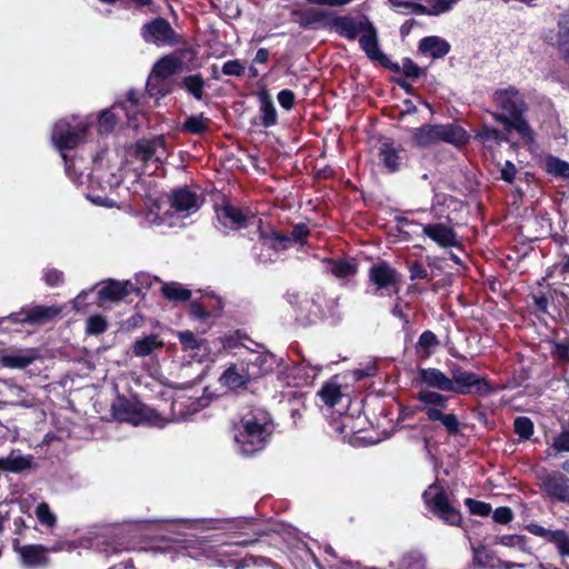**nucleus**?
<instances>
[{
  "label": "nucleus",
  "instance_id": "1",
  "mask_svg": "<svg viewBox=\"0 0 569 569\" xmlns=\"http://www.w3.org/2000/svg\"><path fill=\"white\" fill-rule=\"evenodd\" d=\"M495 104L502 110L496 119L503 126L507 132L516 131L525 142H533L535 132L523 118L527 104L515 87L499 89L493 94Z\"/></svg>",
  "mask_w": 569,
  "mask_h": 569
},
{
  "label": "nucleus",
  "instance_id": "2",
  "mask_svg": "<svg viewBox=\"0 0 569 569\" xmlns=\"http://www.w3.org/2000/svg\"><path fill=\"white\" fill-rule=\"evenodd\" d=\"M126 119L129 128L138 129L147 116L137 92L130 90L123 101L116 102L110 109L101 111L97 120V130L100 139H106Z\"/></svg>",
  "mask_w": 569,
  "mask_h": 569
},
{
  "label": "nucleus",
  "instance_id": "3",
  "mask_svg": "<svg viewBox=\"0 0 569 569\" xmlns=\"http://www.w3.org/2000/svg\"><path fill=\"white\" fill-rule=\"evenodd\" d=\"M269 415L261 409L247 412L236 427L234 441L241 455L250 456L263 449L269 431Z\"/></svg>",
  "mask_w": 569,
  "mask_h": 569
},
{
  "label": "nucleus",
  "instance_id": "4",
  "mask_svg": "<svg viewBox=\"0 0 569 569\" xmlns=\"http://www.w3.org/2000/svg\"><path fill=\"white\" fill-rule=\"evenodd\" d=\"M167 144H121L117 150L124 160L123 164L137 172L152 174L159 168Z\"/></svg>",
  "mask_w": 569,
  "mask_h": 569
},
{
  "label": "nucleus",
  "instance_id": "5",
  "mask_svg": "<svg viewBox=\"0 0 569 569\" xmlns=\"http://www.w3.org/2000/svg\"><path fill=\"white\" fill-rule=\"evenodd\" d=\"M112 416L120 422L133 426L148 425L162 428L167 425L163 415L137 400L118 397L111 406Z\"/></svg>",
  "mask_w": 569,
  "mask_h": 569
},
{
  "label": "nucleus",
  "instance_id": "6",
  "mask_svg": "<svg viewBox=\"0 0 569 569\" xmlns=\"http://www.w3.org/2000/svg\"><path fill=\"white\" fill-rule=\"evenodd\" d=\"M171 398V413L163 416L167 423L183 420L208 405V399L199 397L191 388H176Z\"/></svg>",
  "mask_w": 569,
  "mask_h": 569
},
{
  "label": "nucleus",
  "instance_id": "7",
  "mask_svg": "<svg viewBox=\"0 0 569 569\" xmlns=\"http://www.w3.org/2000/svg\"><path fill=\"white\" fill-rule=\"evenodd\" d=\"M181 66L178 57L169 54L162 57L153 67L148 78L146 90L149 97H164L169 92L168 79Z\"/></svg>",
  "mask_w": 569,
  "mask_h": 569
},
{
  "label": "nucleus",
  "instance_id": "8",
  "mask_svg": "<svg viewBox=\"0 0 569 569\" xmlns=\"http://www.w3.org/2000/svg\"><path fill=\"white\" fill-rule=\"evenodd\" d=\"M184 555L199 560L203 559L214 566L233 567V569H242L244 567L240 561L232 558L236 553L231 545L216 547L201 543L200 548H187Z\"/></svg>",
  "mask_w": 569,
  "mask_h": 569
},
{
  "label": "nucleus",
  "instance_id": "9",
  "mask_svg": "<svg viewBox=\"0 0 569 569\" xmlns=\"http://www.w3.org/2000/svg\"><path fill=\"white\" fill-rule=\"evenodd\" d=\"M92 124L91 117L72 116L60 119L52 128L51 142H78L87 138V132Z\"/></svg>",
  "mask_w": 569,
  "mask_h": 569
},
{
  "label": "nucleus",
  "instance_id": "10",
  "mask_svg": "<svg viewBox=\"0 0 569 569\" xmlns=\"http://www.w3.org/2000/svg\"><path fill=\"white\" fill-rule=\"evenodd\" d=\"M250 363L258 369L241 373L236 367H230L220 377L221 383L228 388L237 389L244 386L252 378L267 375L272 368V357L254 353Z\"/></svg>",
  "mask_w": 569,
  "mask_h": 569
},
{
  "label": "nucleus",
  "instance_id": "11",
  "mask_svg": "<svg viewBox=\"0 0 569 569\" xmlns=\"http://www.w3.org/2000/svg\"><path fill=\"white\" fill-rule=\"evenodd\" d=\"M427 508L449 525L457 526L461 520L459 511L451 506L446 492L436 483L422 495Z\"/></svg>",
  "mask_w": 569,
  "mask_h": 569
},
{
  "label": "nucleus",
  "instance_id": "12",
  "mask_svg": "<svg viewBox=\"0 0 569 569\" xmlns=\"http://www.w3.org/2000/svg\"><path fill=\"white\" fill-rule=\"evenodd\" d=\"M259 230L262 248L276 252L287 250L292 243H303L309 234V230L303 223L295 226L290 236L277 233L272 229H263L261 226H259Z\"/></svg>",
  "mask_w": 569,
  "mask_h": 569
},
{
  "label": "nucleus",
  "instance_id": "13",
  "mask_svg": "<svg viewBox=\"0 0 569 569\" xmlns=\"http://www.w3.org/2000/svg\"><path fill=\"white\" fill-rule=\"evenodd\" d=\"M417 142H467V132L457 124L423 126L415 136Z\"/></svg>",
  "mask_w": 569,
  "mask_h": 569
},
{
  "label": "nucleus",
  "instance_id": "14",
  "mask_svg": "<svg viewBox=\"0 0 569 569\" xmlns=\"http://www.w3.org/2000/svg\"><path fill=\"white\" fill-rule=\"evenodd\" d=\"M451 383L453 385L451 392L458 395L477 393L487 396L492 392V388L486 378L460 368L451 370Z\"/></svg>",
  "mask_w": 569,
  "mask_h": 569
},
{
  "label": "nucleus",
  "instance_id": "15",
  "mask_svg": "<svg viewBox=\"0 0 569 569\" xmlns=\"http://www.w3.org/2000/svg\"><path fill=\"white\" fill-rule=\"evenodd\" d=\"M369 279L376 286V293L379 296H391L399 291V273L387 262L371 266Z\"/></svg>",
  "mask_w": 569,
  "mask_h": 569
},
{
  "label": "nucleus",
  "instance_id": "16",
  "mask_svg": "<svg viewBox=\"0 0 569 569\" xmlns=\"http://www.w3.org/2000/svg\"><path fill=\"white\" fill-rule=\"evenodd\" d=\"M319 366L302 360L300 363L284 366L279 372V379L293 387L310 386L320 372Z\"/></svg>",
  "mask_w": 569,
  "mask_h": 569
},
{
  "label": "nucleus",
  "instance_id": "17",
  "mask_svg": "<svg viewBox=\"0 0 569 569\" xmlns=\"http://www.w3.org/2000/svg\"><path fill=\"white\" fill-rule=\"evenodd\" d=\"M177 337L191 360L199 363L213 360L212 349L207 340L196 337L190 330L178 331Z\"/></svg>",
  "mask_w": 569,
  "mask_h": 569
},
{
  "label": "nucleus",
  "instance_id": "18",
  "mask_svg": "<svg viewBox=\"0 0 569 569\" xmlns=\"http://www.w3.org/2000/svg\"><path fill=\"white\" fill-rule=\"evenodd\" d=\"M463 209V203L447 193H435L430 212L436 221L456 223V214Z\"/></svg>",
  "mask_w": 569,
  "mask_h": 569
},
{
  "label": "nucleus",
  "instance_id": "19",
  "mask_svg": "<svg viewBox=\"0 0 569 569\" xmlns=\"http://www.w3.org/2000/svg\"><path fill=\"white\" fill-rule=\"evenodd\" d=\"M455 224L433 221L421 224L423 236L428 237L440 248H453L459 246L458 236L453 229Z\"/></svg>",
  "mask_w": 569,
  "mask_h": 569
},
{
  "label": "nucleus",
  "instance_id": "20",
  "mask_svg": "<svg viewBox=\"0 0 569 569\" xmlns=\"http://www.w3.org/2000/svg\"><path fill=\"white\" fill-rule=\"evenodd\" d=\"M220 224L228 229H241L256 221V216L249 210H242L230 203H224L216 210Z\"/></svg>",
  "mask_w": 569,
  "mask_h": 569
},
{
  "label": "nucleus",
  "instance_id": "21",
  "mask_svg": "<svg viewBox=\"0 0 569 569\" xmlns=\"http://www.w3.org/2000/svg\"><path fill=\"white\" fill-rule=\"evenodd\" d=\"M60 311V308L53 306H34L30 309H22L19 312L11 313L9 317L0 318V323L6 320L12 322L42 323L58 316Z\"/></svg>",
  "mask_w": 569,
  "mask_h": 569
},
{
  "label": "nucleus",
  "instance_id": "22",
  "mask_svg": "<svg viewBox=\"0 0 569 569\" xmlns=\"http://www.w3.org/2000/svg\"><path fill=\"white\" fill-rule=\"evenodd\" d=\"M201 204V198L187 188H180L172 192L171 207L181 217H188L197 212Z\"/></svg>",
  "mask_w": 569,
  "mask_h": 569
},
{
  "label": "nucleus",
  "instance_id": "23",
  "mask_svg": "<svg viewBox=\"0 0 569 569\" xmlns=\"http://www.w3.org/2000/svg\"><path fill=\"white\" fill-rule=\"evenodd\" d=\"M142 37L147 42L163 46L173 41L174 31L167 20L157 18L143 26Z\"/></svg>",
  "mask_w": 569,
  "mask_h": 569
},
{
  "label": "nucleus",
  "instance_id": "24",
  "mask_svg": "<svg viewBox=\"0 0 569 569\" xmlns=\"http://www.w3.org/2000/svg\"><path fill=\"white\" fill-rule=\"evenodd\" d=\"M141 288L136 287L131 281L108 280L103 282L98 291L101 301H119L132 292L140 293Z\"/></svg>",
  "mask_w": 569,
  "mask_h": 569
},
{
  "label": "nucleus",
  "instance_id": "25",
  "mask_svg": "<svg viewBox=\"0 0 569 569\" xmlns=\"http://www.w3.org/2000/svg\"><path fill=\"white\" fill-rule=\"evenodd\" d=\"M542 490L552 499L569 503V479L560 473L553 472L542 479Z\"/></svg>",
  "mask_w": 569,
  "mask_h": 569
},
{
  "label": "nucleus",
  "instance_id": "26",
  "mask_svg": "<svg viewBox=\"0 0 569 569\" xmlns=\"http://www.w3.org/2000/svg\"><path fill=\"white\" fill-rule=\"evenodd\" d=\"M16 551L20 555L21 561L26 567H43L48 563V549L41 545L16 547Z\"/></svg>",
  "mask_w": 569,
  "mask_h": 569
},
{
  "label": "nucleus",
  "instance_id": "27",
  "mask_svg": "<svg viewBox=\"0 0 569 569\" xmlns=\"http://www.w3.org/2000/svg\"><path fill=\"white\" fill-rule=\"evenodd\" d=\"M377 154L390 172L398 170L406 158L401 144H380Z\"/></svg>",
  "mask_w": 569,
  "mask_h": 569
},
{
  "label": "nucleus",
  "instance_id": "28",
  "mask_svg": "<svg viewBox=\"0 0 569 569\" xmlns=\"http://www.w3.org/2000/svg\"><path fill=\"white\" fill-rule=\"evenodd\" d=\"M33 457L22 455L18 450H12L7 457L0 458V470L18 473L32 468Z\"/></svg>",
  "mask_w": 569,
  "mask_h": 569
},
{
  "label": "nucleus",
  "instance_id": "29",
  "mask_svg": "<svg viewBox=\"0 0 569 569\" xmlns=\"http://www.w3.org/2000/svg\"><path fill=\"white\" fill-rule=\"evenodd\" d=\"M369 23V21L355 20L349 17H339L333 21V29L341 37L355 40L358 36H361Z\"/></svg>",
  "mask_w": 569,
  "mask_h": 569
},
{
  "label": "nucleus",
  "instance_id": "30",
  "mask_svg": "<svg viewBox=\"0 0 569 569\" xmlns=\"http://www.w3.org/2000/svg\"><path fill=\"white\" fill-rule=\"evenodd\" d=\"M420 380L428 387L438 389L445 392H451L453 385L451 377L446 376L442 371L436 368L421 369L419 371Z\"/></svg>",
  "mask_w": 569,
  "mask_h": 569
},
{
  "label": "nucleus",
  "instance_id": "31",
  "mask_svg": "<svg viewBox=\"0 0 569 569\" xmlns=\"http://www.w3.org/2000/svg\"><path fill=\"white\" fill-rule=\"evenodd\" d=\"M443 408L426 407L423 409L430 421H439L450 435H457L460 431V422L456 415L443 413Z\"/></svg>",
  "mask_w": 569,
  "mask_h": 569
},
{
  "label": "nucleus",
  "instance_id": "32",
  "mask_svg": "<svg viewBox=\"0 0 569 569\" xmlns=\"http://www.w3.org/2000/svg\"><path fill=\"white\" fill-rule=\"evenodd\" d=\"M361 49L371 60H380L383 56L379 49L377 30L370 22L359 38Z\"/></svg>",
  "mask_w": 569,
  "mask_h": 569
},
{
  "label": "nucleus",
  "instance_id": "33",
  "mask_svg": "<svg viewBox=\"0 0 569 569\" xmlns=\"http://www.w3.org/2000/svg\"><path fill=\"white\" fill-rule=\"evenodd\" d=\"M419 50L423 53L430 54L435 59H439L449 52L450 44L446 40L436 36L426 37L420 40Z\"/></svg>",
  "mask_w": 569,
  "mask_h": 569
},
{
  "label": "nucleus",
  "instance_id": "34",
  "mask_svg": "<svg viewBox=\"0 0 569 569\" xmlns=\"http://www.w3.org/2000/svg\"><path fill=\"white\" fill-rule=\"evenodd\" d=\"M36 360V353L32 350L18 351L0 357V365L10 369H23Z\"/></svg>",
  "mask_w": 569,
  "mask_h": 569
},
{
  "label": "nucleus",
  "instance_id": "35",
  "mask_svg": "<svg viewBox=\"0 0 569 569\" xmlns=\"http://www.w3.org/2000/svg\"><path fill=\"white\" fill-rule=\"evenodd\" d=\"M558 48L563 59L569 62V10L558 19Z\"/></svg>",
  "mask_w": 569,
  "mask_h": 569
},
{
  "label": "nucleus",
  "instance_id": "36",
  "mask_svg": "<svg viewBox=\"0 0 569 569\" xmlns=\"http://www.w3.org/2000/svg\"><path fill=\"white\" fill-rule=\"evenodd\" d=\"M426 559L419 551L405 553L397 562H390L389 569H425Z\"/></svg>",
  "mask_w": 569,
  "mask_h": 569
},
{
  "label": "nucleus",
  "instance_id": "37",
  "mask_svg": "<svg viewBox=\"0 0 569 569\" xmlns=\"http://www.w3.org/2000/svg\"><path fill=\"white\" fill-rule=\"evenodd\" d=\"M163 342L156 335L147 336L137 340L133 345V353L137 357H146L151 355L154 350L161 349Z\"/></svg>",
  "mask_w": 569,
  "mask_h": 569
},
{
  "label": "nucleus",
  "instance_id": "38",
  "mask_svg": "<svg viewBox=\"0 0 569 569\" xmlns=\"http://www.w3.org/2000/svg\"><path fill=\"white\" fill-rule=\"evenodd\" d=\"M496 543L517 549L525 553H531L529 540L522 535H503L496 538Z\"/></svg>",
  "mask_w": 569,
  "mask_h": 569
},
{
  "label": "nucleus",
  "instance_id": "39",
  "mask_svg": "<svg viewBox=\"0 0 569 569\" xmlns=\"http://www.w3.org/2000/svg\"><path fill=\"white\" fill-rule=\"evenodd\" d=\"M459 0H430L428 6L419 4L418 14L439 16L452 9Z\"/></svg>",
  "mask_w": 569,
  "mask_h": 569
},
{
  "label": "nucleus",
  "instance_id": "40",
  "mask_svg": "<svg viewBox=\"0 0 569 569\" xmlns=\"http://www.w3.org/2000/svg\"><path fill=\"white\" fill-rule=\"evenodd\" d=\"M318 396L328 407H333L342 397L341 388L336 381L326 382L318 391Z\"/></svg>",
  "mask_w": 569,
  "mask_h": 569
},
{
  "label": "nucleus",
  "instance_id": "41",
  "mask_svg": "<svg viewBox=\"0 0 569 569\" xmlns=\"http://www.w3.org/2000/svg\"><path fill=\"white\" fill-rule=\"evenodd\" d=\"M545 169L553 177L569 179V163L557 157L548 156L545 159Z\"/></svg>",
  "mask_w": 569,
  "mask_h": 569
},
{
  "label": "nucleus",
  "instance_id": "42",
  "mask_svg": "<svg viewBox=\"0 0 569 569\" xmlns=\"http://www.w3.org/2000/svg\"><path fill=\"white\" fill-rule=\"evenodd\" d=\"M161 291L171 301H186L191 296L190 290L176 282L162 284Z\"/></svg>",
  "mask_w": 569,
  "mask_h": 569
},
{
  "label": "nucleus",
  "instance_id": "43",
  "mask_svg": "<svg viewBox=\"0 0 569 569\" xmlns=\"http://www.w3.org/2000/svg\"><path fill=\"white\" fill-rule=\"evenodd\" d=\"M182 86L197 100H202L204 80L200 74L187 76L182 79Z\"/></svg>",
  "mask_w": 569,
  "mask_h": 569
},
{
  "label": "nucleus",
  "instance_id": "44",
  "mask_svg": "<svg viewBox=\"0 0 569 569\" xmlns=\"http://www.w3.org/2000/svg\"><path fill=\"white\" fill-rule=\"evenodd\" d=\"M261 121L264 127L273 126L277 122V111L272 100L268 96L260 99Z\"/></svg>",
  "mask_w": 569,
  "mask_h": 569
},
{
  "label": "nucleus",
  "instance_id": "45",
  "mask_svg": "<svg viewBox=\"0 0 569 569\" xmlns=\"http://www.w3.org/2000/svg\"><path fill=\"white\" fill-rule=\"evenodd\" d=\"M36 517L38 521L47 527V528H53L57 525V516L54 512L50 509L49 505L47 502H41L36 507L34 510Z\"/></svg>",
  "mask_w": 569,
  "mask_h": 569
},
{
  "label": "nucleus",
  "instance_id": "46",
  "mask_svg": "<svg viewBox=\"0 0 569 569\" xmlns=\"http://www.w3.org/2000/svg\"><path fill=\"white\" fill-rule=\"evenodd\" d=\"M418 400L428 407L436 406L435 408H446L447 398L439 392L431 390H421L418 395Z\"/></svg>",
  "mask_w": 569,
  "mask_h": 569
},
{
  "label": "nucleus",
  "instance_id": "47",
  "mask_svg": "<svg viewBox=\"0 0 569 569\" xmlns=\"http://www.w3.org/2000/svg\"><path fill=\"white\" fill-rule=\"evenodd\" d=\"M108 328L107 319L100 315L90 316L86 321V332L97 336L103 333Z\"/></svg>",
  "mask_w": 569,
  "mask_h": 569
},
{
  "label": "nucleus",
  "instance_id": "48",
  "mask_svg": "<svg viewBox=\"0 0 569 569\" xmlns=\"http://www.w3.org/2000/svg\"><path fill=\"white\" fill-rule=\"evenodd\" d=\"M330 271L337 278H348L356 273V266L345 260L332 261L330 262Z\"/></svg>",
  "mask_w": 569,
  "mask_h": 569
},
{
  "label": "nucleus",
  "instance_id": "49",
  "mask_svg": "<svg viewBox=\"0 0 569 569\" xmlns=\"http://www.w3.org/2000/svg\"><path fill=\"white\" fill-rule=\"evenodd\" d=\"M418 0H389L392 9L400 14H418Z\"/></svg>",
  "mask_w": 569,
  "mask_h": 569
},
{
  "label": "nucleus",
  "instance_id": "50",
  "mask_svg": "<svg viewBox=\"0 0 569 569\" xmlns=\"http://www.w3.org/2000/svg\"><path fill=\"white\" fill-rule=\"evenodd\" d=\"M515 432L523 440L533 433V423L528 417H518L513 422Z\"/></svg>",
  "mask_w": 569,
  "mask_h": 569
},
{
  "label": "nucleus",
  "instance_id": "51",
  "mask_svg": "<svg viewBox=\"0 0 569 569\" xmlns=\"http://www.w3.org/2000/svg\"><path fill=\"white\" fill-rule=\"evenodd\" d=\"M208 120L202 116L189 117L184 122V130L192 134H200L208 128Z\"/></svg>",
  "mask_w": 569,
  "mask_h": 569
},
{
  "label": "nucleus",
  "instance_id": "52",
  "mask_svg": "<svg viewBox=\"0 0 569 569\" xmlns=\"http://www.w3.org/2000/svg\"><path fill=\"white\" fill-rule=\"evenodd\" d=\"M551 543L556 545L561 557H569V536L566 531L557 530Z\"/></svg>",
  "mask_w": 569,
  "mask_h": 569
},
{
  "label": "nucleus",
  "instance_id": "53",
  "mask_svg": "<svg viewBox=\"0 0 569 569\" xmlns=\"http://www.w3.org/2000/svg\"><path fill=\"white\" fill-rule=\"evenodd\" d=\"M439 341L432 331H423L418 340L417 347L426 351V356L430 355V349L438 346Z\"/></svg>",
  "mask_w": 569,
  "mask_h": 569
},
{
  "label": "nucleus",
  "instance_id": "54",
  "mask_svg": "<svg viewBox=\"0 0 569 569\" xmlns=\"http://www.w3.org/2000/svg\"><path fill=\"white\" fill-rule=\"evenodd\" d=\"M525 528L531 535L543 538L548 542H551L555 535L557 533V530H549V529H547L538 523H533V522L527 525Z\"/></svg>",
  "mask_w": 569,
  "mask_h": 569
},
{
  "label": "nucleus",
  "instance_id": "55",
  "mask_svg": "<svg viewBox=\"0 0 569 569\" xmlns=\"http://www.w3.org/2000/svg\"><path fill=\"white\" fill-rule=\"evenodd\" d=\"M244 72V66L239 60H229L222 66V73L226 76L240 77Z\"/></svg>",
  "mask_w": 569,
  "mask_h": 569
},
{
  "label": "nucleus",
  "instance_id": "56",
  "mask_svg": "<svg viewBox=\"0 0 569 569\" xmlns=\"http://www.w3.org/2000/svg\"><path fill=\"white\" fill-rule=\"evenodd\" d=\"M467 505L470 509V512L473 515L488 516L491 511L490 505L482 501L467 499Z\"/></svg>",
  "mask_w": 569,
  "mask_h": 569
},
{
  "label": "nucleus",
  "instance_id": "57",
  "mask_svg": "<svg viewBox=\"0 0 569 569\" xmlns=\"http://www.w3.org/2000/svg\"><path fill=\"white\" fill-rule=\"evenodd\" d=\"M277 99L279 104L286 110H290L295 104V93L288 89L281 90Z\"/></svg>",
  "mask_w": 569,
  "mask_h": 569
},
{
  "label": "nucleus",
  "instance_id": "58",
  "mask_svg": "<svg viewBox=\"0 0 569 569\" xmlns=\"http://www.w3.org/2000/svg\"><path fill=\"white\" fill-rule=\"evenodd\" d=\"M512 511L508 507H499L493 511L492 518L496 522L506 525L512 520Z\"/></svg>",
  "mask_w": 569,
  "mask_h": 569
},
{
  "label": "nucleus",
  "instance_id": "59",
  "mask_svg": "<svg viewBox=\"0 0 569 569\" xmlns=\"http://www.w3.org/2000/svg\"><path fill=\"white\" fill-rule=\"evenodd\" d=\"M58 148V151L60 156L63 158L66 162L67 169H69L71 166H73V161L71 159V153L74 151V148L77 144H56Z\"/></svg>",
  "mask_w": 569,
  "mask_h": 569
},
{
  "label": "nucleus",
  "instance_id": "60",
  "mask_svg": "<svg viewBox=\"0 0 569 569\" xmlns=\"http://www.w3.org/2000/svg\"><path fill=\"white\" fill-rule=\"evenodd\" d=\"M43 279L49 286H58L63 280V274L57 269H47L43 273Z\"/></svg>",
  "mask_w": 569,
  "mask_h": 569
},
{
  "label": "nucleus",
  "instance_id": "61",
  "mask_svg": "<svg viewBox=\"0 0 569 569\" xmlns=\"http://www.w3.org/2000/svg\"><path fill=\"white\" fill-rule=\"evenodd\" d=\"M557 451H569V429L563 430L553 441Z\"/></svg>",
  "mask_w": 569,
  "mask_h": 569
},
{
  "label": "nucleus",
  "instance_id": "62",
  "mask_svg": "<svg viewBox=\"0 0 569 569\" xmlns=\"http://www.w3.org/2000/svg\"><path fill=\"white\" fill-rule=\"evenodd\" d=\"M553 356L560 361L569 360V343L556 342L553 346Z\"/></svg>",
  "mask_w": 569,
  "mask_h": 569
},
{
  "label": "nucleus",
  "instance_id": "63",
  "mask_svg": "<svg viewBox=\"0 0 569 569\" xmlns=\"http://www.w3.org/2000/svg\"><path fill=\"white\" fill-rule=\"evenodd\" d=\"M516 174L517 169L515 164L511 161L507 160L503 167L501 168V178L507 182H512L516 178Z\"/></svg>",
  "mask_w": 569,
  "mask_h": 569
},
{
  "label": "nucleus",
  "instance_id": "64",
  "mask_svg": "<svg viewBox=\"0 0 569 569\" xmlns=\"http://www.w3.org/2000/svg\"><path fill=\"white\" fill-rule=\"evenodd\" d=\"M409 270L411 280L426 279L428 277L427 269L418 262L412 263Z\"/></svg>",
  "mask_w": 569,
  "mask_h": 569
}]
</instances>
